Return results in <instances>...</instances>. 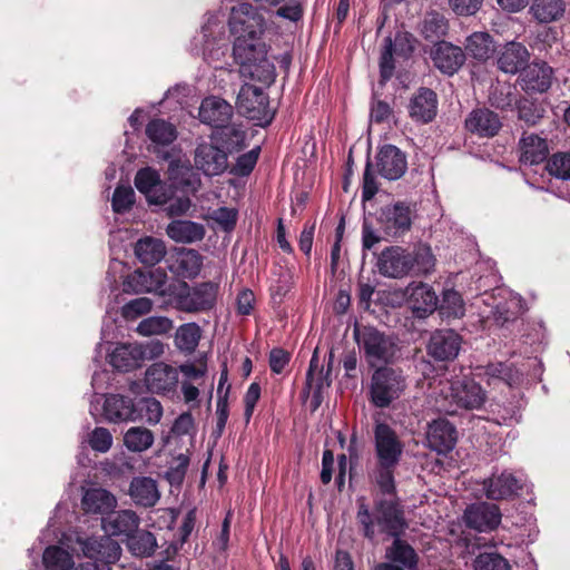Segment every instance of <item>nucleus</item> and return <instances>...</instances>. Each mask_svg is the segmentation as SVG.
I'll use <instances>...</instances> for the list:
<instances>
[{
	"instance_id": "a18cd8bd",
	"label": "nucleus",
	"mask_w": 570,
	"mask_h": 570,
	"mask_svg": "<svg viewBox=\"0 0 570 570\" xmlns=\"http://www.w3.org/2000/svg\"><path fill=\"white\" fill-rule=\"evenodd\" d=\"M126 546L131 554L138 558L151 557L158 547L155 534L145 529H137L126 539Z\"/></svg>"
},
{
	"instance_id": "0eeeda50",
	"label": "nucleus",
	"mask_w": 570,
	"mask_h": 570,
	"mask_svg": "<svg viewBox=\"0 0 570 570\" xmlns=\"http://www.w3.org/2000/svg\"><path fill=\"white\" fill-rule=\"evenodd\" d=\"M373 368L368 391L370 401L376 407H389L405 390V377L401 368L389 365H379Z\"/></svg>"
},
{
	"instance_id": "864d4df0",
	"label": "nucleus",
	"mask_w": 570,
	"mask_h": 570,
	"mask_svg": "<svg viewBox=\"0 0 570 570\" xmlns=\"http://www.w3.org/2000/svg\"><path fill=\"white\" fill-rule=\"evenodd\" d=\"M42 563L46 569L70 570L73 567L72 556L59 546H49L42 553Z\"/></svg>"
},
{
	"instance_id": "e2e57ef3",
	"label": "nucleus",
	"mask_w": 570,
	"mask_h": 570,
	"mask_svg": "<svg viewBox=\"0 0 570 570\" xmlns=\"http://www.w3.org/2000/svg\"><path fill=\"white\" fill-rule=\"evenodd\" d=\"M134 351L138 355L139 365L144 361L158 358L165 352V346L159 340H149L145 343H134Z\"/></svg>"
},
{
	"instance_id": "6e6552de",
	"label": "nucleus",
	"mask_w": 570,
	"mask_h": 570,
	"mask_svg": "<svg viewBox=\"0 0 570 570\" xmlns=\"http://www.w3.org/2000/svg\"><path fill=\"white\" fill-rule=\"evenodd\" d=\"M235 107L242 117L259 127L269 126L275 118V110L269 107L268 95L262 88L248 82L240 86Z\"/></svg>"
},
{
	"instance_id": "69168bd1",
	"label": "nucleus",
	"mask_w": 570,
	"mask_h": 570,
	"mask_svg": "<svg viewBox=\"0 0 570 570\" xmlns=\"http://www.w3.org/2000/svg\"><path fill=\"white\" fill-rule=\"evenodd\" d=\"M489 100L492 107L504 111L514 107L515 99L510 86H499L491 90Z\"/></svg>"
},
{
	"instance_id": "bb28decb",
	"label": "nucleus",
	"mask_w": 570,
	"mask_h": 570,
	"mask_svg": "<svg viewBox=\"0 0 570 570\" xmlns=\"http://www.w3.org/2000/svg\"><path fill=\"white\" fill-rule=\"evenodd\" d=\"M497 52V67L504 73L520 75L529 65L530 52L521 42L509 41L501 46Z\"/></svg>"
},
{
	"instance_id": "8fccbe9b",
	"label": "nucleus",
	"mask_w": 570,
	"mask_h": 570,
	"mask_svg": "<svg viewBox=\"0 0 570 570\" xmlns=\"http://www.w3.org/2000/svg\"><path fill=\"white\" fill-rule=\"evenodd\" d=\"M202 338V328L195 322L180 325L175 334V344L179 351L193 353Z\"/></svg>"
},
{
	"instance_id": "9d476101",
	"label": "nucleus",
	"mask_w": 570,
	"mask_h": 570,
	"mask_svg": "<svg viewBox=\"0 0 570 570\" xmlns=\"http://www.w3.org/2000/svg\"><path fill=\"white\" fill-rule=\"evenodd\" d=\"M463 343V336L455 330L436 328L429 335L425 353L431 363L445 366L458 358Z\"/></svg>"
},
{
	"instance_id": "c03bdc74",
	"label": "nucleus",
	"mask_w": 570,
	"mask_h": 570,
	"mask_svg": "<svg viewBox=\"0 0 570 570\" xmlns=\"http://www.w3.org/2000/svg\"><path fill=\"white\" fill-rule=\"evenodd\" d=\"M159 159L168 163V175L170 180L184 186L189 184L186 176L191 173V166L188 161L181 160L180 149L176 147L166 149L161 153Z\"/></svg>"
},
{
	"instance_id": "09e8293b",
	"label": "nucleus",
	"mask_w": 570,
	"mask_h": 570,
	"mask_svg": "<svg viewBox=\"0 0 570 570\" xmlns=\"http://www.w3.org/2000/svg\"><path fill=\"white\" fill-rule=\"evenodd\" d=\"M523 314L522 301L510 298L500 302L492 311L493 320L497 325L504 327L517 322Z\"/></svg>"
},
{
	"instance_id": "2eb2a0df",
	"label": "nucleus",
	"mask_w": 570,
	"mask_h": 570,
	"mask_svg": "<svg viewBox=\"0 0 570 570\" xmlns=\"http://www.w3.org/2000/svg\"><path fill=\"white\" fill-rule=\"evenodd\" d=\"M522 480L509 470L493 472L482 482L485 497L491 501L513 500L520 495Z\"/></svg>"
},
{
	"instance_id": "2f4dec72",
	"label": "nucleus",
	"mask_w": 570,
	"mask_h": 570,
	"mask_svg": "<svg viewBox=\"0 0 570 570\" xmlns=\"http://www.w3.org/2000/svg\"><path fill=\"white\" fill-rule=\"evenodd\" d=\"M128 493L132 502L142 508H153L160 499L157 481L150 476H134Z\"/></svg>"
},
{
	"instance_id": "13d9d810",
	"label": "nucleus",
	"mask_w": 570,
	"mask_h": 570,
	"mask_svg": "<svg viewBox=\"0 0 570 570\" xmlns=\"http://www.w3.org/2000/svg\"><path fill=\"white\" fill-rule=\"evenodd\" d=\"M261 155V146H255L249 151L239 155L230 167L229 174L237 177H247L254 170Z\"/></svg>"
},
{
	"instance_id": "dca6fc26",
	"label": "nucleus",
	"mask_w": 570,
	"mask_h": 570,
	"mask_svg": "<svg viewBox=\"0 0 570 570\" xmlns=\"http://www.w3.org/2000/svg\"><path fill=\"white\" fill-rule=\"evenodd\" d=\"M450 396L459 409L468 411L481 409L487 401L485 390L468 376L451 382Z\"/></svg>"
},
{
	"instance_id": "5701e85b",
	"label": "nucleus",
	"mask_w": 570,
	"mask_h": 570,
	"mask_svg": "<svg viewBox=\"0 0 570 570\" xmlns=\"http://www.w3.org/2000/svg\"><path fill=\"white\" fill-rule=\"evenodd\" d=\"M82 553L90 561L117 562L121 554L120 546L109 534L101 537H89L85 540L78 539Z\"/></svg>"
},
{
	"instance_id": "20e7f679",
	"label": "nucleus",
	"mask_w": 570,
	"mask_h": 570,
	"mask_svg": "<svg viewBox=\"0 0 570 570\" xmlns=\"http://www.w3.org/2000/svg\"><path fill=\"white\" fill-rule=\"evenodd\" d=\"M353 338L368 367L393 364L400 351L396 337L373 325L353 326Z\"/></svg>"
},
{
	"instance_id": "f8f14e48",
	"label": "nucleus",
	"mask_w": 570,
	"mask_h": 570,
	"mask_svg": "<svg viewBox=\"0 0 570 570\" xmlns=\"http://www.w3.org/2000/svg\"><path fill=\"white\" fill-rule=\"evenodd\" d=\"M134 184L149 205L163 206L171 198V187L161 180L159 173L153 167L147 166L138 169Z\"/></svg>"
},
{
	"instance_id": "052dcab7",
	"label": "nucleus",
	"mask_w": 570,
	"mask_h": 570,
	"mask_svg": "<svg viewBox=\"0 0 570 570\" xmlns=\"http://www.w3.org/2000/svg\"><path fill=\"white\" fill-rule=\"evenodd\" d=\"M135 191L130 185H118L111 197V208L116 214H125L135 204Z\"/></svg>"
},
{
	"instance_id": "4be33fe9",
	"label": "nucleus",
	"mask_w": 570,
	"mask_h": 570,
	"mask_svg": "<svg viewBox=\"0 0 570 570\" xmlns=\"http://www.w3.org/2000/svg\"><path fill=\"white\" fill-rule=\"evenodd\" d=\"M405 295L410 308L419 318H425L438 309L439 296L426 283H410L405 288Z\"/></svg>"
},
{
	"instance_id": "72a5a7b5",
	"label": "nucleus",
	"mask_w": 570,
	"mask_h": 570,
	"mask_svg": "<svg viewBox=\"0 0 570 570\" xmlns=\"http://www.w3.org/2000/svg\"><path fill=\"white\" fill-rule=\"evenodd\" d=\"M166 274L159 273L155 274L153 272L145 273L140 269H136L134 273L129 274L122 283V291L125 293H146L151 291H160L163 293L166 289H163L165 285Z\"/></svg>"
},
{
	"instance_id": "338daca9",
	"label": "nucleus",
	"mask_w": 570,
	"mask_h": 570,
	"mask_svg": "<svg viewBox=\"0 0 570 570\" xmlns=\"http://www.w3.org/2000/svg\"><path fill=\"white\" fill-rule=\"evenodd\" d=\"M136 406L142 416L145 412L146 421L150 424H157L163 416L161 403L155 397H142Z\"/></svg>"
},
{
	"instance_id": "4d7b16f0",
	"label": "nucleus",
	"mask_w": 570,
	"mask_h": 570,
	"mask_svg": "<svg viewBox=\"0 0 570 570\" xmlns=\"http://www.w3.org/2000/svg\"><path fill=\"white\" fill-rule=\"evenodd\" d=\"M222 129L220 140L227 155L238 153L246 147V131L239 127L229 125Z\"/></svg>"
},
{
	"instance_id": "e433bc0d",
	"label": "nucleus",
	"mask_w": 570,
	"mask_h": 570,
	"mask_svg": "<svg viewBox=\"0 0 570 570\" xmlns=\"http://www.w3.org/2000/svg\"><path fill=\"white\" fill-rule=\"evenodd\" d=\"M140 519L132 510H120L104 519V529L110 537L125 535L128 539L138 528Z\"/></svg>"
},
{
	"instance_id": "ddd939ff",
	"label": "nucleus",
	"mask_w": 570,
	"mask_h": 570,
	"mask_svg": "<svg viewBox=\"0 0 570 570\" xmlns=\"http://www.w3.org/2000/svg\"><path fill=\"white\" fill-rule=\"evenodd\" d=\"M553 68L546 61L534 59L521 71L517 82L525 95L546 94L552 87Z\"/></svg>"
},
{
	"instance_id": "603ef678",
	"label": "nucleus",
	"mask_w": 570,
	"mask_h": 570,
	"mask_svg": "<svg viewBox=\"0 0 570 570\" xmlns=\"http://www.w3.org/2000/svg\"><path fill=\"white\" fill-rule=\"evenodd\" d=\"M154 433L144 426H132L124 434V443L131 452H144L154 443Z\"/></svg>"
},
{
	"instance_id": "4c0bfd02",
	"label": "nucleus",
	"mask_w": 570,
	"mask_h": 570,
	"mask_svg": "<svg viewBox=\"0 0 570 570\" xmlns=\"http://www.w3.org/2000/svg\"><path fill=\"white\" fill-rule=\"evenodd\" d=\"M466 56L479 62H487L498 51L493 37L489 32L476 31L471 33L464 43Z\"/></svg>"
},
{
	"instance_id": "a878e982",
	"label": "nucleus",
	"mask_w": 570,
	"mask_h": 570,
	"mask_svg": "<svg viewBox=\"0 0 570 570\" xmlns=\"http://www.w3.org/2000/svg\"><path fill=\"white\" fill-rule=\"evenodd\" d=\"M145 384L150 393L165 395L176 390L178 372L169 364L156 362L146 370Z\"/></svg>"
},
{
	"instance_id": "c756f323",
	"label": "nucleus",
	"mask_w": 570,
	"mask_h": 570,
	"mask_svg": "<svg viewBox=\"0 0 570 570\" xmlns=\"http://www.w3.org/2000/svg\"><path fill=\"white\" fill-rule=\"evenodd\" d=\"M102 414L108 422L112 423L142 419L134 400L121 394H108L106 396Z\"/></svg>"
},
{
	"instance_id": "79ce46f5",
	"label": "nucleus",
	"mask_w": 570,
	"mask_h": 570,
	"mask_svg": "<svg viewBox=\"0 0 570 570\" xmlns=\"http://www.w3.org/2000/svg\"><path fill=\"white\" fill-rule=\"evenodd\" d=\"M134 252L141 264L155 266L165 257L166 246L161 239L146 236L136 242Z\"/></svg>"
},
{
	"instance_id": "423d86ee",
	"label": "nucleus",
	"mask_w": 570,
	"mask_h": 570,
	"mask_svg": "<svg viewBox=\"0 0 570 570\" xmlns=\"http://www.w3.org/2000/svg\"><path fill=\"white\" fill-rule=\"evenodd\" d=\"M218 289V284L212 281L195 285L180 281L169 284L166 293L175 309L188 314H199L207 313L216 306Z\"/></svg>"
},
{
	"instance_id": "3c124183",
	"label": "nucleus",
	"mask_w": 570,
	"mask_h": 570,
	"mask_svg": "<svg viewBox=\"0 0 570 570\" xmlns=\"http://www.w3.org/2000/svg\"><path fill=\"white\" fill-rule=\"evenodd\" d=\"M485 375L499 379L509 386L519 385L522 381V373L512 364L507 362L489 363L484 367Z\"/></svg>"
},
{
	"instance_id": "aec40b11",
	"label": "nucleus",
	"mask_w": 570,
	"mask_h": 570,
	"mask_svg": "<svg viewBox=\"0 0 570 570\" xmlns=\"http://www.w3.org/2000/svg\"><path fill=\"white\" fill-rule=\"evenodd\" d=\"M438 108V94L429 87L421 86L409 100L407 114L415 124L428 125L436 118Z\"/></svg>"
},
{
	"instance_id": "c9c22d12",
	"label": "nucleus",
	"mask_w": 570,
	"mask_h": 570,
	"mask_svg": "<svg viewBox=\"0 0 570 570\" xmlns=\"http://www.w3.org/2000/svg\"><path fill=\"white\" fill-rule=\"evenodd\" d=\"M166 233L176 243L191 244L205 237L206 229L200 223L187 219H174L167 227Z\"/></svg>"
},
{
	"instance_id": "bf43d9fd",
	"label": "nucleus",
	"mask_w": 570,
	"mask_h": 570,
	"mask_svg": "<svg viewBox=\"0 0 570 570\" xmlns=\"http://www.w3.org/2000/svg\"><path fill=\"white\" fill-rule=\"evenodd\" d=\"M474 570H511L509 561L499 552H481L473 560Z\"/></svg>"
},
{
	"instance_id": "de8ad7c7",
	"label": "nucleus",
	"mask_w": 570,
	"mask_h": 570,
	"mask_svg": "<svg viewBox=\"0 0 570 570\" xmlns=\"http://www.w3.org/2000/svg\"><path fill=\"white\" fill-rule=\"evenodd\" d=\"M108 361L118 372H129L140 366L134 343L118 344L108 355Z\"/></svg>"
},
{
	"instance_id": "680f3d73",
	"label": "nucleus",
	"mask_w": 570,
	"mask_h": 570,
	"mask_svg": "<svg viewBox=\"0 0 570 570\" xmlns=\"http://www.w3.org/2000/svg\"><path fill=\"white\" fill-rule=\"evenodd\" d=\"M230 391V385H227L224 392V396L217 397L216 403V426L212 431V438H214L215 441L222 438L228 416H229V405H228V395Z\"/></svg>"
},
{
	"instance_id": "f3484780",
	"label": "nucleus",
	"mask_w": 570,
	"mask_h": 570,
	"mask_svg": "<svg viewBox=\"0 0 570 570\" xmlns=\"http://www.w3.org/2000/svg\"><path fill=\"white\" fill-rule=\"evenodd\" d=\"M501 510L494 503L475 502L469 504L463 513L466 528L478 532H491L501 523Z\"/></svg>"
},
{
	"instance_id": "a19ab883",
	"label": "nucleus",
	"mask_w": 570,
	"mask_h": 570,
	"mask_svg": "<svg viewBox=\"0 0 570 570\" xmlns=\"http://www.w3.org/2000/svg\"><path fill=\"white\" fill-rule=\"evenodd\" d=\"M203 263L204 256L197 249L184 247L176 253L174 268L178 276L194 279L199 275Z\"/></svg>"
},
{
	"instance_id": "49530a36",
	"label": "nucleus",
	"mask_w": 570,
	"mask_h": 570,
	"mask_svg": "<svg viewBox=\"0 0 570 570\" xmlns=\"http://www.w3.org/2000/svg\"><path fill=\"white\" fill-rule=\"evenodd\" d=\"M442 320H456L465 315V303L462 295L453 289H444L439 299L438 309Z\"/></svg>"
},
{
	"instance_id": "774afa93",
	"label": "nucleus",
	"mask_w": 570,
	"mask_h": 570,
	"mask_svg": "<svg viewBox=\"0 0 570 570\" xmlns=\"http://www.w3.org/2000/svg\"><path fill=\"white\" fill-rule=\"evenodd\" d=\"M153 308V303L147 297H138L129 301L121 307V314L127 320H135L149 313Z\"/></svg>"
},
{
	"instance_id": "a211bd4d",
	"label": "nucleus",
	"mask_w": 570,
	"mask_h": 570,
	"mask_svg": "<svg viewBox=\"0 0 570 570\" xmlns=\"http://www.w3.org/2000/svg\"><path fill=\"white\" fill-rule=\"evenodd\" d=\"M194 163L205 176H219L228 168L227 151L213 142L203 141L195 149Z\"/></svg>"
},
{
	"instance_id": "6ab92c4d",
	"label": "nucleus",
	"mask_w": 570,
	"mask_h": 570,
	"mask_svg": "<svg viewBox=\"0 0 570 570\" xmlns=\"http://www.w3.org/2000/svg\"><path fill=\"white\" fill-rule=\"evenodd\" d=\"M425 440L431 451L448 455L456 445L458 430L449 420L439 417L428 424Z\"/></svg>"
},
{
	"instance_id": "393cba45",
	"label": "nucleus",
	"mask_w": 570,
	"mask_h": 570,
	"mask_svg": "<svg viewBox=\"0 0 570 570\" xmlns=\"http://www.w3.org/2000/svg\"><path fill=\"white\" fill-rule=\"evenodd\" d=\"M464 128L479 138H493L502 128L500 116L489 108H475L464 120Z\"/></svg>"
},
{
	"instance_id": "7ed1b4c3",
	"label": "nucleus",
	"mask_w": 570,
	"mask_h": 570,
	"mask_svg": "<svg viewBox=\"0 0 570 570\" xmlns=\"http://www.w3.org/2000/svg\"><path fill=\"white\" fill-rule=\"evenodd\" d=\"M413 208L407 202H395L381 207L375 214L377 228L365 216L362 224L363 249H371L381 239L400 238L412 228Z\"/></svg>"
},
{
	"instance_id": "f704fd0d",
	"label": "nucleus",
	"mask_w": 570,
	"mask_h": 570,
	"mask_svg": "<svg viewBox=\"0 0 570 570\" xmlns=\"http://www.w3.org/2000/svg\"><path fill=\"white\" fill-rule=\"evenodd\" d=\"M402 535L392 537L393 542L385 550V559L390 563L397 564L404 570H416L419 566V556L415 549Z\"/></svg>"
},
{
	"instance_id": "f257e3e1",
	"label": "nucleus",
	"mask_w": 570,
	"mask_h": 570,
	"mask_svg": "<svg viewBox=\"0 0 570 570\" xmlns=\"http://www.w3.org/2000/svg\"><path fill=\"white\" fill-rule=\"evenodd\" d=\"M379 497L374 499L373 513L365 503V498L357 499L356 520L361 525L362 534L370 541L376 537L375 525L379 527L381 533L389 537L403 535L409 528L405 518L404 508L397 495L394 493H384L382 489H377Z\"/></svg>"
},
{
	"instance_id": "1a4fd4ad",
	"label": "nucleus",
	"mask_w": 570,
	"mask_h": 570,
	"mask_svg": "<svg viewBox=\"0 0 570 570\" xmlns=\"http://www.w3.org/2000/svg\"><path fill=\"white\" fill-rule=\"evenodd\" d=\"M417 39L404 29L397 30L394 38H384L383 49L380 55V83L385 85L394 75L395 61L393 55L403 59H410L416 49Z\"/></svg>"
},
{
	"instance_id": "ea45409f",
	"label": "nucleus",
	"mask_w": 570,
	"mask_h": 570,
	"mask_svg": "<svg viewBox=\"0 0 570 570\" xmlns=\"http://www.w3.org/2000/svg\"><path fill=\"white\" fill-rule=\"evenodd\" d=\"M419 33L424 40L432 42L443 41L449 32V20L444 14L431 10L424 14V18L417 26Z\"/></svg>"
},
{
	"instance_id": "37998d69",
	"label": "nucleus",
	"mask_w": 570,
	"mask_h": 570,
	"mask_svg": "<svg viewBox=\"0 0 570 570\" xmlns=\"http://www.w3.org/2000/svg\"><path fill=\"white\" fill-rule=\"evenodd\" d=\"M566 11L563 0H532L529 13L539 23H550L561 19Z\"/></svg>"
},
{
	"instance_id": "f03ea898",
	"label": "nucleus",
	"mask_w": 570,
	"mask_h": 570,
	"mask_svg": "<svg viewBox=\"0 0 570 570\" xmlns=\"http://www.w3.org/2000/svg\"><path fill=\"white\" fill-rule=\"evenodd\" d=\"M374 452L376 463L370 478L384 493H394L395 471L404 452V443L385 422H379L374 426Z\"/></svg>"
},
{
	"instance_id": "6e6d98bb",
	"label": "nucleus",
	"mask_w": 570,
	"mask_h": 570,
	"mask_svg": "<svg viewBox=\"0 0 570 570\" xmlns=\"http://www.w3.org/2000/svg\"><path fill=\"white\" fill-rule=\"evenodd\" d=\"M411 272L416 274H429L434 269L435 257L432 254L431 247L428 245H420L413 252H410Z\"/></svg>"
},
{
	"instance_id": "9b49d317",
	"label": "nucleus",
	"mask_w": 570,
	"mask_h": 570,
	"mask_svg": "<svg viewBox=\"0 0 570 570\" xmlns=\"http://www.w3.org/2000/svg\"><path fill=\"white\" fill-rule=\"evenodd\" d=\"M228 26L230 33L235 36V41L243 39L250 42L261 40L265 19L250 3L243 2L233 7Z\"/></svg>"
},
{
	"instance_id": "412c9836",
	"label": "nucleus",
	"mask_w": 570,
	"mask_h": 570,
	"mask_svg": "<svg viewBox=\"0 0 570 570\" xmlns=\"http://www.w3.org/2000/svg\"><path fill=\"white\" fill-rule=\"evenodd\" d=\"M376 266L384 277L403 278L411 273L410 252L402 246H389L379 255Z\"/></svg>"
},
{
	"instance_id": "4468645a",
	"label": "nucleus",
	"mask_w": 570,
	"mask_h": 570,
	"mask_svg": "<svg viewBox=\"0 0 570 570\" xmlns=\"http://www.w3.org/2000/svg\"><path fill=\"white\" fill-rule=\"evenodd\" d=\"M430 59L442 75L452 77L466 61V53L460 46L450 41H436L430 49Z\"/></svg>"
},
{
	"instance_id": "39448f33",
	"label": "nucleus",
	"mask_w": 570,
	"mask_h": 570,
	"mask_svg": "<svg viewBox=\"0 0 570 570\" xmlns=\"http://www.w3.org/2000/svg\"><path fill=\"white\" fill-rule=\"evenodd\" d=\"M267 52V46L262 40L249 42L240 39L233 45V57L240 75L269 87L275 81L276 69Z\"/></svg>"
},
{
	"instance_id": "0e129e2a",
	"label": "nucleus",
	"mask_w": 570,
	"mask_h": 570,
	"mask_svg": "<svg viewBox=\"0 0 570 570\" xmlns=\"http://www.w3.org/2000/svg\"><path fill=\"white\" fill-rule=\"evenodd\" d=\"M379 190V184L376 181L375 174L373 171V161L371 159L370 150L367 151L366 164L363 173L362 184V200H371Z\"/></svg>"
},
{
	"instance_id": "58836bf2",
	"label": "nucleus",
	"mask_w": 570,
	"mask_h": 570,
	"mask_svg": "<svg viewBox=\"0 0 570 570\" xmlns=\"http://www.w3.org/2000/svg\"><path fill=\"white\" fill-rule=\"evenodd\" d=\"M86 513L107 514L116 508L117 501L114 494L102 488H91L85 491L81 500Z\"/></svg>"
},
{
	"instance_id": "b1692460",
	"label": "nucleus",
	"mask_w": 570,
	"mask_h": 570,
	"mask_svg": "<svg viewBox=\"0 0 570 570\" xmlns=\"http://www.w3.org/2000/svg\"><path fill=\"white\" fill-rule=\"evenodd\" d=\"M375 158L379 174L389 180L401 178L407 169L405 153L394 145L381 146Z\"/></svg>"
},
{
	"instance_id": "7c9ffc66",
	"label": "nucleus",
	"mask_w": 570,
	"mask_h": 570,
	"mask_svg": "<svg viewBox=\"0 0 570 570\" xmlns=\"http://www.w3.org/2000/svg\"><path fill=\"white\" fill-rule=\"evenodd\" d=\"M145 134L151 142L148 150L156 154L158 158L165 151L163 148L169 147L178 135L176 127L161 118L150 119L146 125Z\"/></svg>"
},
{
	"instance_id": "c85d7f7f",
	"label": "nucleus",
	"mask_w": 570,
	"mask_h": 570,
	"mask_svg": "<svg viewBox=\"0 0 570 570\" xmlns=\"http://www.w3.org/2000/svg\"><path fill=\"white\" fill-rule=\"evenodd\" d=\"M518 154L523 166L542 164L549 157L548 141L538 134L523 131L518 141Z\"/></svg>"
},
{
	"instance_id": "473e14b6",
	"label": "nucleus",
	"mask_w": 570,
	"mask_h": 570,
	"mask_svg": "<svg viewBox=\"0 0 570 570\" xmlns=\"http://www.w3.org/2000/svg\"><path fill=\"white\" fill-rule=\"evenodd\" d=\"M514 110L517 119L527 127H535L547 116L544 100L533 98L532 95L520 96L514 100Z\"/></svg>"
},
{
	"instance_id": "cd10ccee",
	"label": "nucleus",
	"mask_w": 570,
	"mask_h": 570,
	"mask_svg": "<svg viewBox=\"0 0 570 570\" xmlns=\"http://www.w3.org/2000/svg\"><path fill=\"white\" fill-rule=\"evenodd\" d=\"M233 115V106L225 99L216 96L204 98L198 110L199 120L213 128L226 127L229 125Z\"/></svg>"
},
{
	"instance_id": "5fc2aeb1",
	"label": "nucleus",
	"mask_w": 570,
	"mask_h": 570,
	"mask_svg": "<svg viewBox=\"0 0 570 570\" xmlns=\"http://www.w3.org/2000/svg\"><path fill=\"white\" fill-rule=\"evenodd\" d=\"M548 174L562 181L570 180V151H557L546 161Z\"/></svg>"
}]
</instances>
